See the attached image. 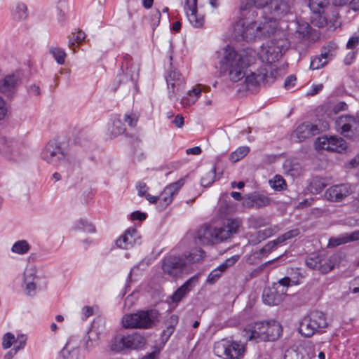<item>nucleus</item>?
I'll return each mask as SVG.
<instances>
[{
  "instance_id": "obj_33",
  "label": "nucleus",
  "mask_w": 359,
  "mask_h": 359,
  "mask_svg": "<svg viewBox=\"0 0 359 359\" xmlns=\"http://www.w3.org/2000/svg\"><path fill=\"white\" fill-rule=\"evenodd\" d=\"M204 254V251L201 248H194L190 252L183 254L181 257L185 261L187 267L189 264L201 261L203 258Z\"/></svg>"
},
{
  "instance_id": "obj_62",
  "label": "nucleus",
  "mask_w": 359,
  "mask_h": 359,
  "mask_svg": "<svg viewBox=\"0 0 359 359\" xmlns=\"http://www.w3.org/2000/svg\"><path fill=\"white\" fill-rule=\"evenodd\" d=\"M255 6L257 8H263L266 6L269 8L274 0H251Z\"/></svg>"
},
{
  "instance_id": "obj_26",
  "label": "nucleus",
  "mask_w": 359,
  "mask_h": 359,
  "mask_svg": "<svg viewBox=\"0 0 359 359\" xmlns=\"http://www.w3.org/2000/svg\"><path fill=\"white\" fill-rule=\"evenodd\" d=\"M116 245L122 249H130L139 243V236L136 229H129L123 236L116 240Z\"/></svg>"
},
{
  "instance_id": "obj_30",
  "label": "nucleus",
  "mask_w": 359,
  "mask_h": 359,
  "mask_svg": "<svg viewBox=\"0 0 359 359\" xmlns=\"http://www.w3.org/2000/svg\"><path fill=\"white\" fill-rule=\"evenodd\" d=\"M259 37H266L273 34L277 27V21L275 18H264V21L258 22Z\"/></svg>"
},
{
  "instance_id": "obj_64",
  "label": "nucleus",
  "mask_w": 359,
  "mask_h": 359,
  "mask_svg": "<svg viewBox=\"0 0 359 359\" xmlns=\"http://www.w3.org/2000/svg\"><path fill=\"white\" fill-rule=\"evenodd\" d=\"M118 82L119 83H124L133 84V79L131 77H130L127 74L122 73L118 76Z\"/></svg>"
},
{
  "instance_id": "obj_3",
  "label": "nucleus",
  "mask_w": 359,
  "mask_h": 359,
  "mask_svg": "<svg viewBox=\"0 0 359 359\" xmlns=\"http://www.w3.org/2000/svg\"><path fill=\"white\" fill-rule=\"evenodd\" d=\"M158 312L156 310L140 311L135 313L126 314L122 318L125 328H151L158 320Z\"/></svg>"
},
{
  "instance_id": "obj_46",
  "label": "nucleus",
  "mask_w": 359,
  "mask_h": 359,
  "mask_svg": "<svg viewBox=\"0 0 359 359\" xmlns=\"http://www.w3.org/2000/svg\"><path fill=\"white\" fill-rule=\"evenodd\" d=\"M178 322V317L175 315H172L169 318V324L165 330L163 331V336H166V339L169 338L175 330V325Z\"/></svg>"
},
{
  "instance_id": "obj_27",
  "label": "nucleus",
  "mask_w": 359,
  "mask_h": 359,
  "mask_svg": "<svg viewBox=\"0 0 359 359\" xmlns=\"http://www.w3.org/2000/svg\"><path fill=\"white\" fill-rule=\"evenodd\" d=\"M269 8L272 18L276 20L289 13L291 5L287 0H274Z\"/></svg>"
},
{
  "instance_id": "obj_41",
  "label": "nucleus",
  "mask_w": 359,
  "mask_h": 359,
  "mask_svg": "<svg viewBox=\"0 0 359 359\" xmlns=\"http://www.w3.org/2000/svg\"><path fill=\"white\" fill-rule=\"evenodd\" d=\"M49 52L58 64L63 65L65 63L67 55L62 48L58 47H51L49 49Z\"/></svg>"
},
{
  "instance_id": "obj_20",
  "label": "nucleus",
  "mask_w": 359,
  "mask_h": 359,
  "mask_svg": "<svg viewBox=\"0 0 359 359\" xmlns=\"http://www.w3.org/2000/svg\"><path fill=\"white\" fill-rule=\"evenodd\" d=\"M217 227L205 226L199 229L196 234V243L201 245H210L222 242Z\"/></svg>"
},
{
  "instance_id": "obj_23",
  "label": "nucleus",
  "mask_w": 359,
  "mask_h": 359,
  "mask_svg": "<svg viewBox=\"0 0 359 359\" xmlns=\"http://www.w3.org/2000/svg\"><path fill=\"white\" fill-rule=\"evenodd\" d=\"M185 11L189 22L196 28L203 27L204 16L198 13L197 0H186Z\"/></svg>"
},
{
  "instance_id": "obj_50",
  "label": "nucleus",
  "mask_w": 359,
  "mask_h": 359,
  "mask_svg": "<svg viewBox=\"0 0 359 359\" xmlns=\"http://www.w3.org/2000/svg\"><path fill=\"white\" fill-rule=\"evenodd\" d=\"M299 231L297 229L290 230V231L280 235V236H278L277 238V242L280 243V244H281L287 240H290L294 237L297 236L299 235Z\"/></svg>"
},
{
  "instance_id": "obj_42",
  "label": "nucleus",
  "mask_w": 359,
  "mask_h": 359,
  "mask_svg": "<svg viewBox=\"0 0 359 359\" xmlns=\"http://www.w3.org/2000/svg\"><path fill=\"white\" fill-rule=\"evenodd\" d=\"M85 37V33L81 30L77 32L72 33L69 39V47L72 48L73 51L75 52V49L74 48L75 43H81L84 40Z\"/></svg>"
},
{
  "instance_id": "obj_44",
  "label": "nucleus",
  "mask_w": 359,
  "mask_h": 359,
  "mask_svg": "<svg viewBox=\"0 0 359 359\" xmlns=\"http://www.w3.org/2000/svg\"><path fill=\"white\" fill-rule=\"evenodd\" d=\"M13 15L14 18L18 20L25 19L27 16V6L22 3L18 4Z\"/></svg>"
},
{
  "instance_id": "obj_54",
  "label": "nucleus",
  "mask_w": 359,
  "mask_h": 359,
  "mask_svg": "<svg viewBox=\"0 0 359 359\" xmlns=\"http://www.w3.org/2000/svg\"><path fill=\"white\" fill-rule=\"evenodd\" d=\"M333 4L338 6L351 4L353 10L356 11L359 9V0H333Z\"/></svg>"
},
{
  "instance_id": "obj_10",
  "label": "nucleus",
  "mask_w": 359,
  "mask_h": 359,
  "mask_svg": "<svg viewBox=\"0 0 359 359\" xmlns=\"http://www.w3.org/2000/svg\"><path fill=\"white\" fill-rule=\"evenodd\" d=\"M245 351V346L236 341L222 340L214 345V353L219 357L238 359L243 355Z\"/></svg>"
},
{
  "instance_id": "obj_17",
  "label": "nucleus",
  "mask_w": 359,
  "mask_h": 359,
  "mask_svg": "<svg viewBox=\"0 0 359 359\" xmlns=\"http://www.w3.org/2000/svg\"><path fill=\"white\" fill-rule=\"evenodd\" d=\"M21 83L22 77L19 72L8 74L0 80V93L13 97Z\"/></svg>"
},
{
  "instance_id": "obj_49",
  "label": "nucleus",
  "mask_w": 359,
  "mask_h": 359,
  "mask_svg": "<svg viewBox=\"0 0 359 359\" xmlns=\"http://www.w3.org/2000/svg\"><path fill=\"white\" fill-rule=\"evenodd\" d=\"M61 354L64 359H79V349L74 348L72 350H69L67 347H65L62 350Z\"/></svg>"
},
{
  "instance_id": "obj_21",
  "label": "nucleus",
  "mask_w": 359,
  "mask_h": 359,
  "mask_svg": "<svg viewBox=\"0 0 359 359\" xmlns=\"http://www.w3.org/2000/svg\"><path fill=\"white\" fill-rule=\"evenodd\" d=\"M168 96L170 100H177L176 95L184 88V81L181 74L175 70L170 71L166 78Z\"/></svg>"
},
{
  "instance_id": "obj_58",
  "label": "nucleus",
  "mask_w": 359,
  "mask_h": 359,
  "mask_svg": "<svg viewBox=\"0 0 359 359\" xmlns=\"http://www.w3.org/2000/svg\"><path fill=\"white\" fill-rule=\"evenodd\" d=\"M359 43V32H355L353 35L349 39L346 43V48L348 49H353L355 48Z\"/></svg>"
},
{
  "instance_id": "obj_48",
  "label": "nucleus",
  "mask_w": 359,
  "mask_h": 359,
  "mask_svg": "<svg viewBox=\"0 0 359 359\" xmlns=\"http://www.w3.org/2000/svg\"><path fill=\"white\" fill-rule=\"evenodd\" d=\"M337 49V46L335 43L329 42L328 44L325 46L322 50L323 55H325V57H328V59L332 60L335 56Z\"/></svg>"
},
{
  "instance_id": "obj_29",
  "label": "nucleus",
  "mask_w": 359,
  "mask_h": 359,
  "mask_svg": "<svg viewBox=\"0 0 359 359\" xmlns=\"http://www.w3.org/2000/svg\"><path fill=\"white\" fill-rule=\"evenodd\" d=\"M354 123L355 118L351 116H340L335 122L337 130L346 137H352L351 127Z\"/></svg>"
},
{
  "instance_id": "obj_19",
  "label": "nucleus",
  "mask_w": 359,
  "mask_h": 359,
  "mask_svg": "<svg viewBox=\"0 0 359 359\" xmlns=\"http://www.w3.org/2000/svg\"><path fill=\"white\" fill-rule=\"evenodd\" d=\"M266 322H255L249 325L243 332L242 335L246 341H266Z\"/></svg>"
},
{
  "instance_id": "obj_13",
  "label": "nucleus",
  "mask_w": 359,
  "mask_h": 359,
  "mask_svg": "<svg viewBox=\"0 0 359 359\" xmlns=\"http://www.w3.org/2000/svg\"><path fill=\"white\" fill-rule=\"evenodd\" d=\"M162 270L165 275L171 278H178L186 269L185 261L181 256L169 255L162 261Z\"/></svg>"
},
{
  "instance_id": "obj_6",
  "label": "nucleus",
  "mask_w": 359,
  "mask_h": 359,
  "mask_svg": "<svg viewBox=\"0 0 359 359\" xmlns=\"http://www.w3.org/2000/svg\"><path fill=\"white\" fill-rule=\"evenodd\" d=\"M41 157L47 163L60 166L62 169L70 165V163L66 160L67 154L62 147L60 143L57 141L49 142L41 153Z\"/></svg>"
},
{
  "instance_id": "obj_4",
  "label": "nucleus",
  "mask_w": 359,
  "mask_h": 359,
  "mask_svg": "<svg viewBox=\"0 0 359 359\" xmlns=\"http://www.w3.org/2000/svg\"><path fill=\"white\" fill-rule=\"evenodd\" d=\"M290 47V42L285 38L273 39L261 48L260 57L265 65H273L279 60Z\"/></svg>"
},
{
  "instance_id": "obj_15",
  "label": "nucleus",
  "mask_w": 359,
  "mask_h": 359,
  "mask_svg": "<svg viewBox=\"0 0 359 359\" xmlns=\"http://www.w3.org/2000/svg\"><path fill=\"white\" fill-rule=\"evenodd\" d=\"M316 148L330 151L342 152L347 148L346 142L340 137L337 136H322L317 138Z\"/></svg>"
},
{
  "instance_id": "obj_8",
  "label": "nucleus",
  "mask_w": 359,
  "mask_h": 359,
  "mask_svg": "<svg viewBox=\"0 0 359 359\" xmlns=\"http://www.w3.org/2000/svg\"><path fill=\"white\" fill-rule=\"evenodd\" d=\"M290 285V278L285 277L273 284L271 287L265 288L262 299L265 304L273 306L279 304L283 300Z\"/></svg>"
},
{
  "instance_id": "obj_1",
  "label": "nucleus",
  "mask_w": 359,
  "mask_h": 359,
  "mask_svg": "<svg viewBox=\"0 0 359 359\" xmlns=\"http://www.w3.org/2000/svg\"><path fill=\"white\" fill-rule=\"evenodd\" d=\"M222 55V60L219 62L221 73L228 76L229 80L233 82H237L244 78L249 66L248 58L238 54L231 46L223 48Z\"/></svg>"
},
{
  "instance_id": "obj_39",
  "label": "nucleus",
  "mask_w": 359,
  "mask_h": 359,
  "mask_svg": "<svg viewBox=\"0 0 359 359\" xmlns=\"http://www.w3.org/2000/svg\"><path fill=\"white\" fill-rule=\"evenodd\" d=\"M326 185L327 184L325 182V179L316 177L312 179L310 183L309 189L311 193L318 194L326 187Z\"/></svg>"
},
{
  "instance_id": "obj_34",
  "label": "nucleus",
  "mask_w": 359,
  "mask_h": 359,
  "mask_svg": "<svg viewBox=\"0 0 359 359\" xmlns=\"http://www.w3.org/2000/svg\"><path fill=\"white\" fill-rule=\"evenodd\" d=\"M100 335L97 332L92 328L88 333L85 341L83 347L88 351H90L93 348L97 346L99 344Z\"/></svg>"
},
{
  "instance_id": "obj_35",
  "label": "nucleus",
  "mask_w": 359,
  "mask_h": 359,
  "mask_svg": "<svg viewBox=\"0 0 359 359\" xmlns=\"http://www.w3.org/2000/svg\"><path fill=\"white\" fill-rule=\"evenodd\" d=\"M108 131L113 137L118 136L126 131L125 125L120 117L114 118L112 123L108 126Z\"/></svg>"
},
{
  "instance_id": "obj_32",
  "label": "nucleus",
  "mask_w": 359,
  "mask_h": 359,
  "mask_svg": "<svg viewBox=\"0 0 359 359\" xmlns=\"http://www.w3.org/2000/svg\"><path fill=\"white\" fill-rule=\"evenodd\" d=\"M266 335H267L266 341H275L281 334V325L276 321L266 322Z\"/></svg>"
},
{
  "instance_id": "obj_5",
  "label": "nucleus",
  "mask_w": 359,
  "mask_h": 359,
  "mask_svg": "<svg viewBox=\"0 0 359 359\" xmlns=\"http://www.w3.org/2000/svg\"><path fill=\"white\" fill-rule=\"evenodd\" d=\"M278 74L276 65H264L256 72H251L244 76L245 83L248 89L261 85L262 83H271Z\"/></svg>"
},
{
  "instance_id": "obj_45",
  "label": "nucleus",
  "mask_w": 359,
  "mask_h": 359,
  "mask_svg": "<svg viewBox=\"0 0 359 359\" xmlns=\"http://www.w3.org/2000/svg\"><path fill=\"white\" fill-rule=\"evenodd\" d=\"M348 236L346 233L340 235L338 237H332L329 239L328 247H336L342 244L348 243Z\"/></svg>"
},
{
  "instance_id": "obj_7",
  "label": "nucleus",
  "mask_w": 359,
  "mask_h": 359,
  "mask_svg": "<svg viewBox=\"0 0 359 359\" xmlns=\"http://www.w3.org/2000/svg\"><path fill=\"white\" fill-rule=\"evenodd\" d=\"M327 326L325 315L321 311H314L302 320L299 326V332L306 337H310Z\"/></svg>"
},
{
  "instance_id": "obj_61",
  "label": "nucleus",
  "mask_w": 359,
  "mask_h": 359,
  "mask_svg": "<svg viewBox=\"0 0 359 359\" xmlns=\"http://www.w3.org/2000/svg\"><path fill=\"white\" fill-rule=\"evenodd\" d=\"M8 107L4 99L0 96V121L4 120L7 114Z\"/></svg>"
},
{
  "instance_id": "obj_60",
  "label": "nucleus",
  "mask_w": 359,
  "mask_h": 359,
  "mask_svg": "<svg viewBox=\"0 0 359 359\" xmlns=\"http://www.w3.org/2000/svg\"><path fill=\"white\" fill-rule=\"evenodd\" d=\"M222 273L217 269L212 271L208 276L207 282L213 284L221 276Z\"/></svg>"
},
{
  "instance_id": "obj_36",
  "label": "nucleus",
  "mask_w": 359,
  "mask_h": 359,
  "mask_svg": "<svg viewBox=\"0 0 359 359\" xmlns=\"http://www.w3.org/2000/svg\"><path fill=\"white\" fill-rule=\"evenodd\" d=\"M201 94V89L199 87L194 88L188 92L186 97H182L181 102L184 106H190L197 101Z\"/></svg>"
},
{
  "instance_id": "obj_12",
  "label": "nucleus",
  "mask_w": 359,
  "mask_h": 359,
  "mask_svg": "<svg viewBox=\"0 0 359 359\" xmlns=\"http://www.w3.org/2000/svg\"><path fill=\"white\" fill-rule=\"evenodd\" d=\"M236 37H241L245 41H252L259 37V25L256 21L248 19H240L234 25Z\"/></svg>"
},
{
  "instance_id": "obj_40",
  "label": "nucleus",
  "mask_w": 359,
  "mask_h": 359,
  "mask_svg": "<svg viewBox=\"0 0 359 359\" xmlns=\"http://www.w3.org/2000/svg\"><path fill=\"white\" fill-rule=\"evenodd\" d=\"M249 151L250 148L248 147H241L231 154L229 158L231 161L236 163L244 158Z\"/></svg>"
},
{
  "instance_id": "obj_56",
  "label": "nucleus",
  "mask_w": 359,
  "mask_h": 359,
  "mask_svg": "<svg viewBox=\"0 0 359 359\" xmlns=\"http://www.w3.org/2000/svg\"><path fill=\"white\" fill-rule=\"evenodd\" d=\"M15 340L16 339L15 338V336L13 334L10 333V332L6 333L4 336V338H3V341H2L3 348L4 349H7V348H10L12 344H15Z\"/></svg>"
},
{
  "instance_id": "obj_47",
  "label": "nucleus",
  "mask_w": 359,
  "mask_h": 359,
  "mask_svg": "<svg viewBox=\"0 0 359 359\" xmlns=\"http://www.w3.org/2000/svg\"><path fill=\"white\" fill-rule=\"evenodd\" d=\"M270 184L276 191L283 190L286 187L285 181L280 175H276L272 180H270Z\"/></svg>"
},
{
  "instance_id": "obj_18",
  "label": "nucleus",
  "mask_w": 359,
  "mask_h": 359,
  "mask_svg": "<svg viewBox=\"0 0 359 359\" xmlns=\"http://www.w3.org/2000/svg\"><path fill=\"white\" fill-rule=\"evenodd\" d=\"M352 193V185L349 183H342L329 187L325 192V197L332 202H341Z\"/></svg>"
},
{
  "instance_id": "obj_59",
  "label": "nucleus",
  "mask_w": 359,
  "mask_h": 359,
  "mask_svg": "<svg viewBox=\"0 0 359 359\" xmlns=\"http://www.w3.org/2000/svg\"><path fill=\"white\" fill-rule=\"evenodd\" d=\"M296 77L294 75H290L285 79L284 86L287 90H292L295 86Z\"/></svg>"
},
{
  "instance_id": "obj_55",
  "label": "nucleus",
  "mask_w": 359,
  "mask_h": 359,
  "mask_svg": "<svg viewBox=\"0 0 359 359\" xmlns=\"http://www.w3.org/2000/svg\"><path fill=\"white\" fill-rule=\"evenodd\" d=\"M126 123L130 127H135L139 119V115L135 113L126 114L123 118Z\"/></svg>"
},
{
  "instance_id": "obj_24",
  "label": "nucleus",
  "mask_w": 359,
  "mask_h": 359,
  "mask_svg": "<svg viewBox=\"0 0 359 359\" xmlns=\"http://www.w3.org/2000/svg\"><path fill=\"white\" fill-rule=\"evenodd\" d=\"M241 224L240 219H227L222 226L217 227L218 233L220 235V241H223L230 238L233 234L236 233Z\"/></svg>"
},
{
  "instance_id": "obj_63",
  "label": "nucleus",
  "mask_w": 359,
  "mask_h": 359,
  "mask_svg": "<svg viewBox=\"0 0 359 359\" xmlns=\"http://www.w3.org/2000/svg\"><path fill=\"white\" fill-rule=\"evenodd\" d=\"M26 340H27V339H26L25 336H24V335H19L17 339L15 340V344H18V345H14V348L16 349L17 351H18L20 349H22L25 347Z\"/></svg>"
},
{
  "instance_id": "obj_16",
  "label": "nucleus",
  "mask_w": 359,
  "mask_h": 359,
  "mask_svg": "<svg viewBox=\"0 0 359 359\" xmlns=\"http://www.w3.org/2000/svg\"><path fill=\"white\" fill-rule=\"evenodd\" d=\"M0 154L11 161H19L22 159L23 154L18 144L5 137H0Z\"/></svg>"
},
{
  "instance_id": "obj_25",
  "label": "nucleus",
  "mask_w": 359,
  "mask_h": 359,
  "mask_svg": "<svg viewBox=\"0 0 359 359\" xmlns=\"http://www.w3.org/2000/svg\"><path fill=\"white\" fill-rule=\"evenodd\" d=\"M280 228L277 225H274L268 228H266L263 230L257 231L254 233H250L248 234V242L249 243L255 245H257L262 241L266 240V238L271 237L276 233L278 232Z\"/></svg>"
},
{
  "instance_id": "obj_2",
  "label": "nucleus",
  "mask_w": 359,
  "mask_h": 359,
  "mask_svg": "<svg viewBox=\"0 0 359 359\" xmlns=\"http://www.w3.org/2000/svg\"><path fill=\"white\" fill-rule=\"evenodd\" d=\"M330 6V0H309V6L313 11L311 22L318 27H327L335 29L338 25V13L332 11V17L328 19L325 9Z\"/></svg>"
},
{
  "instance_id": "obj_53",
  "label": "nucleus",
  "mask_w": 359,
  "mask_h": 359,
  "mask_svg": "<svg viewBox=\"0 0 359 359\" xmlns=\"http://www.w3.org/2000/svg\"><path fill=\"white\" fill-rule=\"evenodd\" d=\"M36 271L35 269L30 268L25 270L24 273V283H29L36 282Z\"/></svg>"
},
{
  "instance_id": "obj_9",
  "label": "nucleus",
  "mask_w": 359,
  "mask_h": 359,
  "mask_svg": "<svg viewBox=\"0 0 359 359\" xmlns=\"http://www.w3.org/2000/svg\"><path fill=\"white\" fill-rule=\"evenodd\" d=\"M146 343L145 338L135 332L127 336H117L111 341V349L116 352L124 349H138L142 348Z\"/></svg>"
},
{
  "instance_id": "obj_14",
  "label": "nucleus",
  "mask_w": 359,
  "mask_h": 359,
  "mask_svg": "<svg viewBox=\"0 0 359 359\" xmlns=\"http://www.w3.org/2000/svg\"><path fill=\"white\" fill-rule=\"evenodd\" d=\"M328 129L327 123L319 126L310 122H305L299 125L293 132L292 136L297 142H303L307 138L319 134L320 132Z\"/></svg>"
},
{
  "instance_id": "obj_11",
  "label": "nucleus",
  "mask_w": 359,
  "mask_h": 359,
  "mask_svg": "<svg viewBox=\"0 0 359 359\" xmlns=\"http://www.w3.org/2000/svg\"><path fill=\"white\" fill-rule=\"evenodd\" d=\"M337 257V255L329 257L325 255H312L306 259L305 263L309 268L325 274L334 268Z\"/></svg>"
},
{
  "instance_id": "obj_31",
  "label": "nucleus",
  "mask_w": 359,
  "mask_h": 359,
  "mask_svg": "<svg viewBox=\"0 0 359 359\" xmlns=\"http://www.w3.org/2000/svg\"><path fill=\"white\" fill-rule=\"evenodd\" d=\"M196 277H192L187 280L181 287H180L171 296V299L174 302H178L192 289L197 282Z\"/></svg>"
},
{
  "instance_id": "obj_51",
  "label": "nucleus",
  "mask_w": 359,
  "mask_h": 359,
  "mask_svg": "<svg viewBox=\"0 0 359 359\" xmlns=\"http://www.w3.org/2000/svg\"><path fill=\"white\" fill-rule=\"evenodd\" d=\"M249 224L252 228L258 229L266 226L267 222L262 217H253L249 219Z\"/></svg>"
},
{
  "instance_id": "obj_22",
  "label": "nucleus",
  "mask_w": 359,
  "mask_h": 359,
  "mask_svg": "<svg viewBox=\"0 0 359 359\" xmlns=\"http://www.w3.org/2000/svg\"><path fill=\"white\" fill-rule=\"evenodd\" d=\"M184 184V180L180 179L178 181L171 183L163 189L159 196V202L163 207H166L170 204L179 190Z\"/></svg>"
},
{
  "instance_id": "obj_28",
  "label": "nucleus",
  "mask_w": 359,
  "mask_h": 359,
  "mask_svg": "<svg viewBox=\"0 0 359 359\" xmlns=\"http://www.w3.org/2000/svg\"><path fill=\"white\" fill-rule=\"evenodd\" d=\"M270 199L265 195L252 193L243 200V204L246 208H260L269 205Z\"/></svg>"
},
{
  "instance_id": "obj_57",
  "label": "nucleus",
  "mask_w": 359,
  "mask_h": 359,
  "mask_svg": "<svg viewBox=\"0 0 359 359\" xmlns=\"http://www.w3.org/2000/svg\"><path fill=\"white\" fill-rule=\"evenodd\" d=\"M279 244H280V243L277 242V238L273 241H269L260 250L259 253L264 254L270 252Z\"/></svg>"
},
{
  "instance_id": "obj_43",
  "label": "nucleus",
  "mask_w": 359,
  "mask_h": 359,
  "mask_svg": "<svg viewBox=\"0 0 359 359\" xmlns=\"http://www.w3.org/2000/svg\"><path fill=\"white\" fill-rule=\"evenodd\" d=\"M216 180V168L213 167L210 171L206 172L201 180V185L208 187Z\"/></svg>"
},
{
  "instance_id": "obj_52",
  "label": "nucleus",
  "mask_w": 359,
  "mask_h": 359,
  "mask_svg": "<svg viewBox=\"0 0 359 359\" xmlns=\"http://www.w3.org/2000/svg\"><path fill=\"white\" fill-rule=\"evenodd\" d=\"M76 228L88 233H93L95 231L94 226L85 219H80L78 221Z\"/></svg>"
},
{
  "instance_id": "obj_37",
  "label": "nucleus",
  "mask_w": 359,
  "mask_h": 359,
  "mask_svg": "<svg viewBox=\"0 0 359 359\" xmlns=\"http://www.w3.org/2000/svg\"><path fill=\"white\" fill-rule=\"evenodd\" d=\"M30 245L25 240H20L15 242L12 248L11 251L18 255H25L29 252Z\"/></svg>"
},
{
  "instance_id": "obj_38",
  "label": "nucleus",
  "mask_w": 359,
  "mask_h": 359,
  "mask_svg": "<svg viewBox=\"0 0 359 359\" xmlns=\"http://www.w3.org/2000/svg\"><path fill=\"white\" fill-rule=\"evenodd\" d=\"M330 60L325 55H323V52L318 56L314 57L310 64V69L312 70L319 69L325 66Z\"/></svg>"
}]
</instances>
